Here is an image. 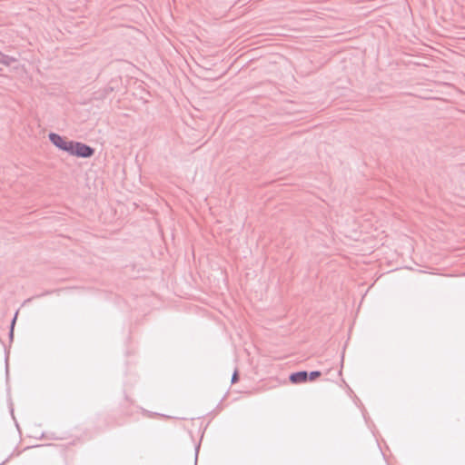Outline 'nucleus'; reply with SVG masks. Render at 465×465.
Returning <instances> with one entry per match:
<instances>
[{"label": "nucleus", "instance_id": "4", "mask_svg": "<svg viewBox=\"0 0 465 465\" xmlns=\"http://www.w3.org/2000/svg\"><path fill=\"white\" fill-rule=\"evenodd\" d=\"M320 376H321V372L320 371H312V372L310 373L308 378L310 379V381H314L315 379H317Z\"/></svg>", "mask_w": 465, "mask_h": 465}, {"label": "nucleus", "instance_id": "3", "mask_svg": "<svg viewBox=\"0 0 465 465\" xmlns=\"http://www.w3.org/2000/svg\"><path fill=\"white\" fill-rule=\"evenodd\" d=\"M307 380H308V373L306 371L295 372L290 376V381L292 383H302V382H305Z\"/></svg>", "mask_w": 465, "mask_h": 465}, {"label": "nucleus", "instance_id": "2", "mask_svg": "<svg viewBox=\"0 0 465 465\" xmlns=\"http://www.w3.org/2000/svg\"><path fill=\"white\" fill-rule=\"evenodd\" d=\"M49 138L51 142L59 149L64 150L65 152L69 151V147L72 141H68L67 139L56 134H50Z\"/></svg>", "mask_w": 465, "mask_h": 465}, {"label": "nucleus", "instance_id": "5", "mask_svg": "<svg viewBox=\"0 0 465 465\" xmlns=\"http://www.w3.org/2000/svg\"><path fill=\"white\" fill-rule=\"evenodd\" d=\"M238 381V372L234 371L232 377V382L235 383Z\"/></svg>", "mask_w": 465, "mask_h": 465}, {"label": "nucleus", "instance_id": "1", "mask_svg": "<svg viewBox=\"0 0 465 465\" xmlns=\"http://www.w3.org/2000/svg\"><path fill=\"white\" fill-rule=\"evenodd\" d=\"M68 153L80 157H89L93 154L94 150L84 143L71 142Z\"/></svg>", "mask_w": 465, "mask_h": 465}]
</instances>
